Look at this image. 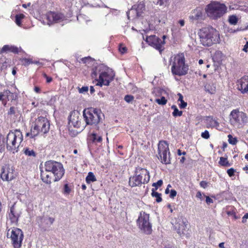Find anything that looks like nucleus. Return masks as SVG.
<instances>
[{
    "mask_svg": "<svg viewBox=\"0 0 248 248\" xmlns=\"http://www.w3.org/2000/svg\"><path fill=\"white\" fill-rule=\"evenodd\" d=\"M41 222L42 223H45L46 224L48 225H51L53 224V222L54 221V218L51 217H41Z\"/></svg>",
    "mask_w": 248,
    "mask_h": 248,
    "instance_id": "nucleus-27",
    "label": "nucleus"
},
{
    "mask_svg": "<svg viewBox=\"0 0 248 248\" xmlns=\"http://www.w3.org/2000/svg\"><path fill=\"white\" fill-rule=\"evenodd\" d=\"M248 218V213H246L242 217V222L244 223L246 222V219Z\"/></svg>",
    "mask_w": 248,
    "mask_h": 248,
    "instance_id": "nucleus-54",
    "label": "nucleus"
},
{
    "mask_svg": "<svg viewBox=\"0 0 248 248\" xmlns=\"http://www.w3.org/2000/svg\"><path fill=\"white\" fill-rule=\"evenodd\" d=\"M99 70H101L99 67H95V68L93 69V71H92V72L91 74V76L93 78H94V79H96L97 77V75L98 74L99 75V73L98 72V71Z\"/></svg>",
    "mask_w": 248,
    "mask_h": 248,
    "instance_id": "nucleus-35",
    "label": "nucleus"
},
{
    "mask_svg": "<svg viewBox=\"0 0 248 248\" xmlns=\"http://www.w3.org/2000/svg\"><path fill=\"white\" fill-rule=\"evenodd\" d=\"M205 12L212 20H217L222 18L227 12V7L223 3L211 1L206 6Z\"/></svg>",
    "mask_w": 248,
    "mask_h": 248,
    "instance_id": "nucleus-2",
    "label": "nucleus"
},
{
    "mask_svg": "<svg viewBox=\"0 0 248 248\" xmlns=\"http://www.w3.org/2000/svg\"><path fill=\"white\" fill-rule=\"evenodd\" d=\"M235 172H236V170L232 168L228 169L227 171V172L230 177L234 176Z\"/></svg>",
    "mask_w": 248,
    "mask_h": 248,
    "instance_id": "nucleus-45",
    "label": "nucleus"
},
{
    "mask_svg": "<svg viewBox=\"0 0 248 248\" xmlns=\"http://www.w3.org/2000/svg\"><path fill=\"white\" fill-rule=\"evenodd\" d=\"M228 142L230 144L232 145H235L237 143V140L236 138H233L231 135L229 134L228 136Z\"/></svg>",
    "mask_w": 248,
    "mask_h": 248,
    "instance_id": "nucleus-37",
    "label": "nucleus"
},
{
    "mask_svg": "<svg viewBox=\"0 0 248 248\" xmlns=\"http://www.w3.org/2000/svg\"><path fill=\"white\" fill-rule=\"evenodd\" d=\"M71 189L69 186L68 184H66L64 185L62 193L64 195H68L71 192Z\"/></svg>",
    "mask_w": 248,
    "mask_h": 248,
    "instance_id": "nucleus-38",
    "label": "nucleus"
},
{
    "mask_svg": "<svg viewBox=\"0 0 248 248\" xmlns=\"http://www.w3.org/2000/svg\"><path fill=\"white\" fill-rule=\"evenodd\" d=\"M101 115L102 113L100 109L93 108L85 109L83 112L86 124L92 125L98 131L100 128Z\"/></svg>",
    "mask_w": 248,
    "mask_h": 248,
    "instance_id": "nucleus-4",
    "label": "nucleus"
},
{
    "mask_svg": "<svg viewBox=\"0 0 248 248\" xmlns=\"http://www.w3.org/2000/svg\"><path fill=\"white\" fill-rule=\"evenodd\" d=\"M78 92L80 93H84L88 91V87L87 86H83L81 88H78Z\"/></svg>",
    "mask_w": 248,
    "mask_h": 248,
    "instance_id": "nucleus-44",
    "label": "nucleus"
},
{
    "mask_svg": "<svg viewBox=\"0 0 248 248\" xmlns=\"http://www.w3.org/2000/svg\"><path fill=\"white\" fill-rule=\"evenodd\" d=\"M145 4L143 2H139L137 5H134L132 7V10L135 9L136 12L137 16H140L142 13L145 10Z\"/></svg>",
    "mask_w": 248,
    "mask_h": 248,
    "instance_id": "nucleus-22",
    "label": "nucleus"
},
{
    "mask_svg": "<svg viewBox=\"0 0 248 248\" xmlns=\"http://www.w3.org/2000/svg\"><path fill=\"white\" fill-rule=\"evenodd\" d=\"M4 96V93H3L2 92L0 93V101H3V97Z\"/></svg>",
    "mask_w": 248,
    "mask_h": 248,
    "instance_id": "nucleus-61",
    "label": "nucleus"
},
{
    "mask_svg": "<svg viewBox=\"0 0 248 248\" xmlns=\"http://www.w3.org/2000/svg\"><path fill=\"white\" fill-rule=\"evenodd\" d=\"M96 181V179L92 172H89L86 177V182L87 184H90Z\"/></svg>",
    "mask_w": 248,
    "mask_h": 248,
    "instance_id": "nucleus-28",
    "label": "nucleus"
},
{
    "mask_svg": "<svg viewBox=\"0 0 248 248\" xmlns=\"http://www.w3.org/2000/svg\"><path fill=\"white\" fill-rule=\"evenodd\" d=\"M44 169L45 170H41V177L42 181L47 184H51L52 181H59L64 174L62 164L54 160L46 162Z\"/></svg>",
    "mask_w": 248,
    "mask_h": 248,
    "instance_id": "nucleus-1",
    "label": "nucleus"
},
{
    "mask_svg": "<svg viewBox=\"0 0 248 248\" xmlns=\"http://www.w3.org/2000/svg\"><path fill=\"white\" fill-rule=\"evenodd\" d=\"M44 77L46 78V82L50 83L52 80V78L50 77H48L46 74H44Z\"/></svg>",
    "mask_w": 248,
    "mask_h": 248,
    "instance_id": "nucleus-52",
    "label": "nucleus"
},
{
    "mask_svg": "<svg viewBox=\"0 0 248 248\" xmlns=\"http://www.w3.org/2000/svg\"><path fill=\"white\" fill-rule=\"evenodd\" d=\"M177 194V192L174 189H171L170 191V197L171 198H174Z\"/></svg>",
    "mask_w": 248,
    "mask_h": 248,
    "instance_id": "nucleus-51",
    "label": "nucleus"
},
{
    "mask_svg": "<svg viewBox=\"0 0 248 248\" xmlns=\"http://www.w3.org/2000/svg\"><path fill=\"white\" fill-rule=\"evenodd\" d=\"M188 69V65L185 63V58L183 54H181L175 56L171 68L172 75L179 76H185L187 74Z\"/></svg>",
    "mask_w": 248,
    "mask_h": 248,
    "instance_id": "nucleus-7",
    "label": "nucleus"
},
{
    "mask_svg": "<svg viewBox=\"0 0 248 248\" xmlns=\"http://www.w3.org/2000/svg\"><path fill=\"white\" fill-rule=\"evenodd\" d=\"M237 89L242 93L248 92V76H244L238 80Z\"/></svg>",
    "mask_w": 248,
    "mask_h": 248,
    "instance_id": "nucleus-18",
    "label": "nucleus"
},
{
    "mask_svg": "<svg viewBox=\"0 0 248 248\" xmlns=\"http://www.w3.org/2000/svg\"><path fill=\"white\" fill-rule=\"evenodd\" d=\"M16 113V108L14 107H10L9 111H8V115H13Z\"/></svg>",
    "mask_w": 248,
    "mask_h": 248,
    "instance_id": "nucleus-49",
    "label": "nucleus"
},
{
    "mask_svg": "<svg viewBox=\"0 0 248 248\" xmlns=\"http://www.w3.org/2000/svg\"><path fill=\"white\" fill-rule=\"evenodd\" d=\"M33 127L31 128V134L33 136H37L40 133L45 134L49 130V122L45 117L42 116L38 117L33 123Z\"/></svg>",
    "mask_w": 248,
    "mask_h": 248,
    "instance_id": "nucleus-8",
    "label": "nucleus"
},
{
    "mask_svg": "<svg viewBox=\"0 0 248 248\" xmlns=\"http://www.w3.org/2000/svg\"><path fill=\"white\" fill-rule=\"evenodd\" d=\"M201 44L209 46L219 42V36L218 31L212 27L203 28L198 32Z\"/></svg>",
    "mask_w": 248,
    "mask_h": 248,
    "instance_id": "nucleus-3",
    "label": "nucleus"
},
{
    "mask_svg": "<svg viewBox=\"0 0 248 248\" xmlns=\"http://www.w3.org/2000/svg\"><path fill=\"white\" fill-rule=\"evenodd\" d=\"M21 61L23 62V64L25 66H28L30 64L33 63L31 59L27 58H23L22 59Z\"/></svg>",
    "mask_w": 248,
    "mask_h": 248,
    "instance_id": "nucleus-41",
    "label": "nucleus"
},
{
    "mask_svg": "<svg viewBox=\"0 0 248 248\" xmlns=\"http://www.w3.org/2000/svg\"><path fill=\"white\" fill-rule=\"evenodd\" d=\"M31 2H29L27 4H22V7L26 8H27V7H29L31 6Z\"/></svg>",
    "mask_w": 248,
    "mask_h": 248,
    "instance_id": "nucleus-62",
    "label": "nucleus"
},
{
    "mask_svg": "<svg viewBox=\"0 0 248 248\" xmlns=\"http://www.w3.org/2000/svg\"><path fill=\"white\" fill-rule=\"evenodd\" d=\"M243 50L246 52H247L248 51V42H247L246 44L244 46Z\"/></svg>",
    "mask_w": 248,
    "mask_h": 248,
    "instance_id": "nucleus-57",
    "label": "nucleus"
},
{
    "mask_svg": "<svg viewBox=\"0 0 248 248\" xmlns=\"http://www.w3.org/2000/svg\"><path fill=\"white\" fill-rule=\"evenodd\" d=\"M119 50L121 53L124 54L126 52L127 48L123 45H120L119 46Z\"/></svg>",
    "mask_w": 248,
    "mask_h": 248,
    "instance_id": "nucleus-47",
    "label": "nucleus"
},
{
    "mask_svg": "<svg viewBox=\"0 0 248 248\" xmlns=\"http://www.w3.org/2000/svg\"><path fill=\"white\" fill-rule=\"evenodd\" d=\"M230 122L234 127L240 128L248 123V117L246 113L239 109H233L230 114Z\"/></svg>",
    "mask_w": 248,
    "mask_h": 248,
    "instance_id": "nucleus-9",
    "label": "nucleus"
},
{
    "mask_svg": "<svg viewBox=\"0 0 248 248\" xmlns=\"http://www.w3.org/2000/svg\"><path fill=\"white\" fill-rule=\"evenodd\" d=\"M238 18L235 15H232L229 16V22L232 25H236L238 22Z\"/></svg>",
    "mask_w": 248,
    "mask_h": 248,
    "instance_id": "nucleus-34",
    "label": "nucleus"
},
{
    "mask_svg": "<svg viewBox=\"0 0 248 248\" xmlns=\"http://www.w3.org/2000/svg\"><path fill=\"white\" fill-rule=\"evenodd\" d=\"M95 92V90L94 89V88L93 86L90 87V93H93Z\"/></svg>",
    "mask_w": 248,
    "mask_h": 248,
    "instance_id": "nucleus-64",
    "label": "nucleus"
},
{
    "mask_svg": "<svg viewBox=\"0 0 248 248\" xmlns=\"http://www.w3.org/2000/svg\"><path fill=\"white\" fill-rule=\"evenodd\" d=\"M201 136L202 138L208 139L210 137L209 133L207 130H205L202 133Z\"/></svg>",
    "mask_w": 248,
    "mask_h": 248,
    "instance_id": "nucleus-46",
    "label": "nucleus"
},
{
    "mask_svg": "<svg viewBox=\"0 0 248 248\" xmlns=\"http://www.w3.org/2000/svg\"><path fill=\"white\" fill-rule=\"evenodd\" d=\"M169 0H157L155 3L156 4H159L160 6L164 5L167 3Z\"/></svg>",
    "mask_w": 248,
    "mask_h": 248,
    "instance_id": "nucleus-48",
    "label": "nucleus"
},
{
    "mask_svg": "<svg viewBox=\"0 0 248 248\" xmlns=\"http://www.w3.org/2000/svg\"><path fill=\"white\" fill-rule=\"evenodd\" d=\"M2 170L0 177L3 181H10L15 178V169L13 167H10L9 165L6 170H5L4 167H2Z\"/></svg>",
    "mask_w": 248,
    "mask_h": 248,
    "instance_id": "nucleus-15",
    "label": "nucleus"
},
{
    "mask_svg": "<svg viewBox=\"0 0 248 248\" xmlns=\"http://www.w3.org/2000/svg\"><path fill=\"white\" fill-rule=\"evenodd\" d=\"M206 202L209 204L213 202V200L208 196L206 197Z\"/></svg>",
    "mask_w": 248,
    "mask_h": 248,
    "instance_id": "nucleus-53",
    "label": "nucleus"
},
{
    "mask_svg": "<svg viewBox=\"0 0 248 248\" xmlns=\"http://www.w3.org/2000/svg\"><path fill=\"white\" fill-rule=\"evenodd\" d=\"M7 238H11V243L14 248H20L22 246L24 234L22 231L17 228L13 227L8 228L7 227Z\"/></svg>",
    "mask_w": 248,
    "mask_h": 248,
    "instance_id": "nucleus-10",
    "label": "nucleus"
},
{
    "mask_svg": "<svg viewBox=\"0 0 248 248\" xmlns=\"http://www.w3.org/2000/svg\"><path fill=\"white\" fill-rule=\"evenodd\" d=\"M134 99V96L131 95H126L124 98V100L128 103H131Z\"/></svg>",
    "mask_w": 248,
    "mask_h": 248,
    "instance_id": "nucleus-43",
    "label": "nucleus"
},
{
    "mask_svg": "<svg viewBox=\"0 0 248 248\" xmlns=\"http://www.w3.org/2000/svg\"><path fill=\"white\" fill-rule=\"evenodd\" d=\"M99 79L97 85L102 86L103 85L108 86L110 81L113 80L115 74L113 72H109L108 70L107 71H101L99 70Z\"/></svg>",
    "mask_w": 248,
    "mask_h": 248,
    "instance_id": "nucleus-14",
    "label": "nucleus"
},
{
    "mask_svg": "<svg viewBox=\"0 0 248 248\" xmlns=\"http://www.w3.org/2000/svg\"><path fill=\"white\" fill-rule=\"evenodd\" d=\"M69 124L73 125L75 128H79L80 122L79 119V114L78 112L72 111L69 116Z\"/></svg>",
    "mask_w": 248,
    "mask_h": 248,
    "instance_id": "nucleus-19",
    "label": "nucleus"
},
{
    "mask_svg": "<svg viewBox=\"0 0 248 248\" xmlns=\"http://www.w3.org/2000/svg\"><path fill=\"white\" fill-rule=\"evenodd\" d=\"M5 145V140L3 138L1 139L0 137V153H2L4 151Z\"/></svg>",
    "mask_w": 248,
    "mask_h": 248,
    "instance_id": "nucleus-39",
    "label": "nucleus"
},
{
    "mask_svg": "<svg viewBox=\"0 0 248 248\" xmlns=\"http://www.w3.org/2000/svg\"><path fill=\"white\" fill-rule=\"evenodd\" d=\"M137 223L139 228L144 233L148 234L151 233L152 231V225L149 222V214L145 213L144 212H140V216L137 220Z\"/></svg>",
    "mask_w": 248,
    "mask_h": 248,
    "instance_id": "nucleus-12",
    "label": "nucleus"
},
{
    "mask_svg": "<svg viewBox=\"0 0 248 248\" xmlns=\"http://www.w3.org/2000/svg\"><path fill=\"white\" fill-rule=\"evenodd\" d=\"M171 108L173 110L172 115L174 117L181 116L182 115V111L179 110L175 105H172L171 107Z\"/></svg>",
    "mask_w": 248,
    "mask_h": 248,
    "instance_id": "nucleus-30",
    "label": "nucleus"
},
{
    "mask_svg": "<svg viewBox=\"0 0 248 248\" xmlns=\"http://www.w3.org/2000/svg\"><path fill=\"white\" fill-rule=\"evenodd\" d=\"M20 213L16 211L15 206L13 205L10 208V212L9 213V218L13 223L17 224Z\"/></svg>",
    "mask_w": 248,
    "mask_h": 248,
    "instance_id": "nucleus-20",
    "label": "nucleus"
},
{
    "mask_svg": "<svg viewBox=\"0 0 248 248\" xmlns=\"http://www.w3.org/2000/svg\"><path fill=\"white\" fill-rule=\"evenodd\" d=\"M4 93V96H6L7 98L8 97L9 94L12 93L9 90H5L3 93Z\"/></svg>",
    "mask_w": 248,
    "mask_h": 248,
    "instance_id": "nucleus-56",
    "label": "nucleus"
},
{
    "mask_svg": "<svg viewBox=\"0 0 248 248\" xmlns=\"http://www.w3.org/2000/svg\"><path fill=\"white\" fill-rule=\"evenodd\" d=\"M25 16L23 14L16 15L15 16V21L18 26H20L21 24V20L24 18Z\"/></svg>",
    "mask_w": 248,
    "mask_h": 248,
    "instance_id": "nucleus-33",
    "label": "nucleus"
},
{
    "mask_svg": "<svg viewBox=\"0 0 248 248\" xmlns=\"http://www.w3.org/2000/svg\"><path fill=\"white\" fill-rule=\"evenodd\" d=\"M24 153L29 156H36V153L33 150H30L29 148H26L24 151Z\"/></svg>",
    "mask_w": 248,
    "mask_h": 248,
    "instance_id": "nucleus-36",
    "label": "nucleus"
},
{
    "mask_svg": "<svg viewBox=\"0 0 248 248\" xmlns=\"http://www.w3.org/2000/svg\"><path fill=\"white\" fill-rule=\"evenodd\" d=\"M200 186L203 188H206L208 186V183L204 181H202L200 183Z\"/></svg>",
    "mask_w": 248,
    "mask_h": 248,
    "instance_id": "nucleus-50",
    "label": "nucleus"
},
{
    "mask_svg": "<svg viewBox=\"0 0 248 248\" xmlns=\"http://www.w3.org/2000/svg\"><path fill=\"white\" fill-rule=\"evenodd\" d=\"M175 229L177 231V232L180 235L181 234H186V232L187 231L188 224L184 221L179 219L177 222L173 224Z\"/></svg>",
    "mask_w": 248,
    "mask_h": 248,
    "instance_id": "nucleus-17",
    "label": "nucleus"
},
{
    "mask_svg": "<svg viewBox=\"0 0 248 248\" xmlns=\"http://www.w3.org/2000/svg\"><path fill=\"white\" fill-rule=\"evenodd\" d=\"M11 99L12 100H16L17 99V94L11 93Z\"/></svg>",
    "mask_w": 248,
    "mask_h": 248,
    "instance_id": "nucleus-55",
    "label": "nucleus"
},
{
    "mask_svg": "<svg viewBox=\"0 0 248 248\" xmlns=\"http://www.w3.org/2000/svg\"><path fill=\"white\" fill-rule=\"evenodd\" d=\"M31 136V138H34L35 137H36V136H33L32 134H31V132H29V133H27L26 134V136Z\"/></svg>",
    "mask_w": 248,
    "mask_h": 248,
    "instance_id": "nucleus-60",
    "label": "nucleus"
},
{
    "mask_svg": "<svg viewBox=\"0 0 248 248\" xmlns=\"http://www.w3.org/2000/svg\"><path fill=\"white\" fill-rule=\"evenodd\" d=\"M202 14L200 11H194L191 15L189 16L190 19L193 21L194 20H198L202 17Z\"/></svg>",
    "mask_w": 248,
    "mask_h": 248,
    "instance_id": "nucleus-25",
    "label": "nucleus"
},
{
    "mask_svg": "<svg viewBox=\"0 0 248 248\" xmlns=\"http://www.w3.org/2000/svg\"><path fill=\"white\" fill-rule=\"evenodd\" d=\"M204 89L206 92L211 94H214L216 91V87L213 84H206L204 85Z\"/></svg>",
    "mask_w": 248,
    "mask_h": 248,
    "instance_id": "nucleus-26",
    "label": "nucleus"
},
{
    "mask_svg": "<svg viewBox=\"0 0 248 248\" xmlns=\"http://www.w3.org/2000/svg\"><path fill=\"white\" fill-rule=\"evenodd\" d=\"M151 195L153 197L156 198V202H160L162 201V199L161 197V194L156 192L154 188H152V189Z\"/></svg>",
    "mask_w": 248,
    "mask_h": 248,
    "instance_id": "nucleus-29",
    "label": "nucleus"
},
{
    "mask_svg": "<svg viewBox=\"0 0 248 248\" xmlns=\"http://www.w3.org/2000/svg\"><path fill=\"white\" fill-rule=\"evenodd\" d=\"M156 102H157L159 105H165L167 103V100L165 98V97L162 96L161 98L156 99L155 100Z\"/></svg>",
    "mask_w": 248,
    "mask_h": 248,
    "instance_id": "nucleus-40",
    "label": "nucleus"
},
{
    "mask_svg": "<svg viewBox=\"0 0 248 248\" xmlns=\"http://www.w3.org/2000/svg\"><path fill=\"white\" fill-rule=\"evenodd\" d=\"M158 158L162 163L170 164L169 144L166 141H160L158 144Z\"/></svg>",
    "mask_w": 248,
    "mask_h": 248,
    "instance_id": "nucleus-11",
    "label": "nucleus"
},
{
    "mask_svg": "<svg viewBox=\"0 0 248 248\" xmlns=\"http://www.w3.org/2000/svg\"><path fill=\"white\" fill-rule=\"evenodd\" d=\"M162 38L163 40L155 35H150L146 37L145 41L150 46L159 50L161 53L163 50V46L165 43L164 40L166 38V36L163 35Z\"/></svg>",
    "mask_w": 248,
    "mask_h": 248,
    "instance_id": "nucleus-13",
    "label": "nucleus"
},
{
    "mask_svg": "<svg viewBox=\"0 0 248 248\" xmlns=\"http://www.w3.org/2000/svg\"><path fill=\"white\" fill-rule=\"evenodd\" d=\"M178 95L179 97L178 101L181 102V103L179 104L180 108H186V107L187 106V103L185 102L183 100V96L180 93H179Z\"/></svg>",
    "mask_w": 248,
    "mask_h": 248,
    "instance_id": "nucleus-31",
    "label": "nucleus"
},
{
    "mask_svg": "<svg viewBox=\"0 0 248 248\" xmlns=\"http://www.w3.org/2000/svg\"><path fill=\"white\" fill-rule=\"evenodd\" d=\"M8 51H10L16 54L18 53V48L17 47L14 46L4 45L0 50L1 53L7 52Z\"/></svg>",
    "mask_w": 248,
    "mask_h": 248,
    "instance_id": "nucleus-23",
    "label": "nucleus"
},
{
    "mask_svg": "<svg viewBox=\"0 0 248 248\" xmlns=\"http://www.w3.org/2000/svg\"><path fill=\"white\" fill-rule=\"evenodd\" d=\"M34 91L37 93H40V89L38 87H35Z\"/></svg>",
    "mask_w": 248,
    "mask_h": 248,
    "instance_id": "nucleus-63",
    "label": "nucleus"
},
{
    "mask_svg": "<svg viewBox=\"0 0 248 248\" xmlns=\"http://www.w3.org/2000/svg\"><path fill=\"white\" fill-rule=\"evenodd\" d=\"M196 197L198 198L201 199H202V193L200 191H198L197 193Z\"/></svg>",
    "mask_w": 248,
    "mask_h": 248,
    "instance_id": "nucleus-58",
    "label": "nucleus"
},
{
    "mask_svg": "<svg viewBox=\"0 0 248 248\" xmlns=\"http://www.w3.org/2000/svg\"><path fill=\"white\" fill-rule=\"evenodd\" d=\"M96 131H93V132L90 135V139L93 143H101L102 141V136L100 134V132H97Z\"/></svg>",
    "mask_w": 248,
    "mask_h": 248,
    "instance_id": "nucleus-21",
    "label": "nucleus"
},
{
    "mask_svg": "<svg viewBox=\"0 0 248 248\" xmlns=\"http://www.w3.org/2000/svg\"><path fill=\"white\" fill-rule=\"evenodd\" d=\"M206 121H207V127L217 128L219 125V123L214 119L212 116H208Z\"/></svg>",
    "mask_w": 248,
    "mask_h": 248,
    "instance_id": "nucleus-24",
    "label": "nucleus"
},
{
    "mask_svg": "<svg viewBox=\"0 0 248 248\" xmlns=\"http://www.w3.org/2000/svg\"><path fill=\"white\" fill-rule=\"evenodd\" d=\"M163 184V181L162 180H158L156 183H154L152 184V186L155 187L154 188L155 190H157L158 187L161 186Z\"/></svg>",
    "mask_w": 248,
    "mask_h": 248,
    "instance_id": "nucleus-42",
    "label": "nucleus"
},
{
    "mask_svg": "<svg viewBox=\"0 0 248 248\" xmlns=\"http://www.w3.org/2000/svg\"><path fill=\"white\" fill-rule=\"evenodd\" d=\"M218 163L222 166L229 167L231 165L228 161L227 157H220Z\"/></svg>",
    "mask_w": 248,
    "mask_h": 248,
    "instance_id": "nucleus-32",
    "label": "nucleus"
},
{
    "mask_svg": "<svg viewBox=\"0 0 248 248\" xmlns=\"http://www.w3.org/2000/svg\"><path fill=\"white\" fill-rule=\"evenodd\" d=\"M22 140V135L20 130L10 131L6 136L5 145L8 151L15 154L18 151V147Z\"/></svg>",
    "mask_w": 248,
    "mask_h": 248,
    "instance_id": "nucleus-6",
    "label": "nucleus"
},
{
    "mask_svg": "<svg viewBox=\"0 0 248 248\" xmlns=\"http://www.w3.org/2000/svg\"><path fill=\"white\" fill-rule=\"evenodd\" d=\"M185 20L183 19H181L179 21V23L180 24L181 27H183L185 25Z\"/></svg>",
    "mask_w": 248,
    "mask_h": 248,
    "instance_id": "nucleus-59",
    "label": "nucleus"
},
{
    "mask_svg": "<svg viewBox=\"0 0 248 248\" xmlns=\"http://www.w3.org/2000/svg\"><path fill=\"white\" fill-rule=\"evenodd\" d=\"M47 18L48 21L51 23H59L63 21L65 19V17L62 13L50 12L47 15Z\"/></svg>",
    "mask_w": 248,
    "mask_h": 248,
    "instance_id": "nucleus-16",
    "label": "nucleus"
},
{
    "mask_svg": "<svg viewBox=\"0 0 248 248\" xmlns=\"http://www.w3.org/2000/svg\"><path fill=\"white\" fill-rule=\"evenodd\" d=\"M149 172L144 168L137 167L134 175L129 179V185L131 187L139 186L142 184H147L150 180Z\"/></svg>",
    "mask_w": 248,
    "mask_h": 248,
    "instance_id": "nucleus-5",
    "label": "nucleus"
}]
</instances>
